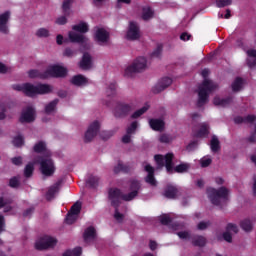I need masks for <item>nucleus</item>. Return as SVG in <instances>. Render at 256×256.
I'll list each match as a JSON object with an SVG mask.
<instances>
[{
    "label": "nucleus",
    "mask_w": 256,
    "mask_h": 256,
    "mask_svg": "<svg viewBox=\"0 0 256 256\" xmlns=\"http://www.w3.org/2000/svg\"><path fill=\"white\" fill-rule=\"evenodd\" d=\"M130 190L128 194H123L119 188H110L108 191V199L111 203L112 207H115L114 218L116 221L121 223L124 219V215L119 212V205H121V201H133L135 197L139 195V191H141V184L137 180L130 181Z\"/></svg>",
    "instance_id": "f257e3e1"
},
{
    "label": "nucleus",
    "mask_w": 256,
    "mask_h": 256,
    "mask_svg": "<svg viewBox=\"0 0 256 256\" xmlns=\"http://www.w3.org/2000/svg\"><path fill=\"white\" fill-rule=\"evenodd\" d=\"M34 151L35 153H43L46 152L45 156L40 157L36 163L40 164V171L42 175H45L46 177H51L53 173H55V164L53 163V160L51 159V152L47 151V145L45 142L40 141L37 144L34 145Z\"/></svg>",
    "instance_id": "f03ea898"
},
{
    "label": "nucleus",
    "mask_w": 256,
    "mask_h": 256,
    "mask_svg": "<svg viewBox=\"0 0 256 256\" xmlns=\"http://www.w3.org/2000/svg\"><path fill=\"white\" fill-rule=\"evenodd\" d=\"M14 91H20L26 97H37V95H47L53 91V86L49 84H14L12 85Z\"/></svg>",
    "instance_id": "7ed1b4c3"
},
{
    "label": "nucleus",
    "mask_w": 256,
    "mask_h": 256,
    "mask_svg": "<svg viewBox=\"0 0 256 256\" xmlns=\"http://www.w3.org/2000/svg\"><path fill=\"white\" fill-rule=\"evenodd\" d=\"M215 89H217V84L213 83V81L207 79L203 81L198 90V107H203L207 103L209 93L215 91Z\"/></svg>",
    "instance_id": "20e7f679"
},
{
    "label": "nucleus",
    "mask_w": 256,
    "mask_h": 256,
    "mask_svg": "<svg viewBox=\"0 0 256 256\" xmlns=\"http://www.w3.org/2000/svg\"><path fill=\"white\" fill-rule=\"evenodd\" d=\"M229 189L221 187L218 190L215 188H208L207 195L213 205H221L223 201L229 199Z\"/></svg>",
    "instance_id": "39448f33"
},
{
    "label": "nucleus",
    "mask_w": 256,
    "mask_h": 256,
    "mask_svg": "<svg viewBox=\"0 0 256 256\" xmlns=\"http://www.w3.org/2000/svg\"><path fill=\"white\" fill-rule=\"evenodd\" d=\"M147 69V59L145 57L136 58L124 71L125 77H133L135 73H141Z\"/></svg>",
    "instance_id": "423d86ee"
},
{
    "label": "nucleus",
    "mask_w": 256,
    "mask_h": 256,
    "mask_svg": "<svg viewBox=\"0 0 256 256\" xmlns=\"http://www.w3.org/2000/svg\"><path fill=\"white\" fill-rule=\"evenodd\" d=\"M57 246V240L51 236H44L38 238L34 244L37 251H47L48 249H55Z\"/></svg>",
    "instance_id": "0eeeda50"
},
{
    "label": "nucleus",
    "mask_w": 256,
    "mask_h": 256,
    "mask_svg": "<svg viewBox=\"0 0 256 256\" xmlns=\"http://www.w3.org/2000/svg\"><path fill=\"white\" fill-rule=\"evenodd\" d=\"M173 157H175L173 153H168L165 156L158 154L154 156V159L159 169L166 167L168 173H173Z\"/></svg>",
    "instance_id": "6e6552de"
},
{
    "label": "nucleus",
    "mask_w": 256,
    "mask_h": 256,
    "mask_svg": "<svg viewBox=\"0 0 256 256\" xmlns=\"http://www.w3.org/2000/svg\"><path fill=\"white\" fill-rule=\"evenodd\" d=\"M134 109L135 105L133 103L120 102L114 109V116L118 118L127 117Z\"/></svg>",
    "instance_id": "1a4fd4ad"
},
{
    "label": "nucleus",
    "mask_w": 256,
    "mask_h": 256,
    "mask_svg": "<svg viewBox=\"0 0 256 256\" xmlns=\"http://www.w3.org/2000/svg\"><path fill=\"white\" fill-rule=\"evenodd\" d=\"M100 129L101 123L99 121L95 120L94 122H92L85 133V143H91V141L94 140L95 137H97V135L99 134Z\"/></svg>",
    "instance_id": "9d476101"
},
{
    "label": "nucleus",
    "mask_w": 256,
    "mask_h": 256,
    "mask_svg": "<svg viewBox=\"0 0 256 256\" xmlns=\"http://www.w3.org/2000/svg\"><path fill=\"white\" fill-rule=\"evenodd\" d=\"M46 75H48L47 79H50V77H65L67 75V68L60 65L49 66L46 69Z\"/></svg>",
    "instance_id": "9b49d317"
},
{
    "label": "nucleus",
    "mask_w": 256,
    "mask_h": 256,
    "mask_svg": "<svg viewBox=\"0 0 256 256\" xmlns=\"http://www.w3.org/2000/svg\"><path fill=\"white\" fill-rule=\"evenodd\" d=\"M126 39L129 41H137V39H141V30L139 29V24L133 21L129 23Z\"/></svg>",
    "instance_id": "f8f14e48"
},
{
    "label": "nucleus",
    "mask_w": 256,
    "mask_h": 256,
    "mask_svg": "<svg viewBox=\"0 0 256 256\" xmlns=\"http://www.w3.org/2000/svg\"><path fill=\"white\" fill-rule=\"evenodd\" d=\"M9 19H11V11L0 14V33L3 35H9Z\"/></svg>",
    "instance_id": "ddd939ff"
},
{
    "label": "nucleus",
    "mask_w": 256,
    "mask_h": 256,
    "mask_svg": "<svg viewBox=\"0 0 256 256\" xmlns=\"http://www.w3.org/2000/svg\"><path fill=\"white\" fill-rule=\"evenodd\" d=\"M35 121V109L27 107L22 111L20 123H33Z\"/></svg>",
    "instance_id": "4468645a"
},
{
    "label": "nucleus",
    "mask_w": 256,
    "mask_h": 256,
    "mask_svg": "<svg viewBox=\"0 0 256 256\" xmlns=\"http://www.w3.org/2000/svg\"><path fill=\"white\" fill-rule=\"evenodd\" d=\"M69 39L71 43H85L87 49L91 47V45L88 43L89 39L85 37V35L71 31L69 32Z\"/></svg>",
    "instance_id": "2eb2a0df"
},
{
    "label": "nucleus",
    "mask_w": 256,
    "mask_h": 256,
    "mask_svg": "<svg viewBox=\"0 0 256 256\" xmlns=\"http://www.w3.org/2000/svg\"><path fill=\"white\" fill-rule=\"evenodd\" d=\"M79 67L84 71H89V69L93 67V57H91V54L84 53L82 60L79 63Z\"/></svg>",
    "instance_id": "dca6fc26"
},
{
    "label": "nucleus",
    "mask_w": 256,
    "mask_h": 256,
    "mask_svg": "<svg viewBox=\"0 0 256 256\" xmlns=\"http://www.w3.org/2000/svg\"><path fill=\"white\" fill-rule=\"evenodd\" d=\"M173 83V80L171 78H162L158 84L153 88V93H161V91H165L169 85Z\"/></svg>",
    "instance_id": "f3484780"
},
{
    "label": "nucleus",
    "mask_w": 256,
    "mask_h": 256,
    "mask_svg": "<svg viewBox=\"0 0 256 256\" xmlns=\"http://www.w3.org/2000/svg\"><path fill=\"white\" fill-rule=\"evenodd\" d=\"M256 223V218H246L240 222V227L246 233H251L253 231V225Z\"/></svg>",
    "instance_id": "a211bd4d"
},
{
    "label": "nucleus",
    "mask_w": 256,
    "mask_h": 256,
    "mask_svg": "<svg viewBox=\"0 0 256 256\" xmlns=\"http://www.w3.org/2000/svg\"><path fill=\"white\" fill-rule=\"evenodd\" d=\"M145 171H147L148 175L145 178L146 183L155 187L157 185V180H155V169L149 164L145 166Z\"/></svg>",
    "instance_id": "6ab92c4d"
},
{
    "label": "nucleus",
    "mask_w": 256,
    "mask_h": 256,
    "mask_svg": "<svg viewBox=\"0 0 256 256\" xmlns=\"http://www.w3.org/2000/svg\"><path fill=\"white\" fill-rule=\"evenodd\" d=\"M95 37L98 43H107V41H109V32L103 28H98Z\"/></svg>",
    "instance_id": "aec40b11"
},
{
    "label": "nucleus",
    "mask_w": 256,
    "mask_h": 256,
    "mask_svg": "<svg viewBox=\"0 0 256 256\" xmlns=\"http://www.w3.org/2000/svg\"><path fill=\"white\" fill-rule=\"evenodd\" d=\"M59 189H61V180H58L54 185H52L47 193H46V199L48 201H51L53 197H55L56 193H59Z\"/></svg>",
    "instance_id": "412c9836"
},
{
    "label": "nucleus",
    "mask_w": 256,
    "mask_h": 256,
    "mask_svg": "<svg viewBox=\"0 0 256 256\" xmlns=\"http://www.w3.org/2000/svg\"><path fill=\"white\" fill-rule=\"evenodd\" d=\"M95 237H97V232L93 226L88 227L84 232V241L89 243L90 241H94Z\"/></svg>",
    "instance_id": "4be33fe9"
},
{
    "label": "nucleus",
    "mask_w": 256,
    "mask_h": 256,
    "mask_svg": "<svg viewBox=\"0 0 256 256\" xmlns=\"http://www.w3.org/2000/svg\"><path fill=\"white\" fill-rule=\"evenodd\" d=\"M149 125H150L151 129H153L154 131H163V129L165 127V122H163V120H159V119H151L149 121Z\"/></svg>",
    "instance_id": "5701e85b"
},
{
    "label": "nucleus",
    "mask_w": 256,
    "mask_h": 256,
    "mask_svg": "<svg viewBox=\"0 0 256 256\" xmlns=\"http://www.w3.org/2000/svg\"><path fill=\"white\" fill-rule=\"evenodd\" d=\"M30 79H47V70L41 72L39 70H30L28 72Z\"/></svg>",
    "instance_id": "b1692460"
},
{
    "label": "nucleus",
    "mask_w": 256,
    "mask_h": 256,
    "mask_svg": "<svg viewBox=\"0 0 256 256\" xmlns=\"http://www.w3.org/2000/svg\"><path fill=\"white\" fill-rule=\"evenodd\" d=\"M87 83H88V80L83 75H76V76L72 77V79H71V84L76 85L77 87L87 85Z\"/></svg>",
    "instance_id": "393cba45"
},
{
    "label": "nucleus",
    "mask_w": 256,
    "mask_h": 256,
    "mask_svg": "<svg viewBox=\"0 0 256 256\" xmlns=\"http://www.w3.org/2000/svg\"><path fill=\"white\" fill-rule=\"evenodd\" d=\"M177 188L174 186L168 185L164 191V196L167 197V199H175L177 197Z\"/></svg>",
    "instance_id": "a878e982"
},
{
    "label": "nucleus",
    "mask_w": 256,
    "mask_h": 256,
    "mask_svg": "<svg viewBox=\"0 0 256 256\" xmlns=\"http://www.w3.org/2000/svg\"><path fill=\"white\" fill-rule=\"evenodd\" d=\"M153 15H155V12L151 7L145 6L142 8V19L144 21H149V19H153Z\"/></svg>",
    "instance_id": "bb28decb"
},
{
    "label": "nucleus",
    "mask_w": 256,
    "mask_h": 256,
    "mask_svg": "<svg viewBox=\"0 0 256 256\" xmlns=\"http://www.w3.org/2000/svg\"><path fill=\"white\" fill-rule=\"evenodd\" d=\"M11 200L5 197H0V209L4 207V213H9L11 211Z\"/></svg>",
    "instance_id": "cd10ccee"
},
{
    "label": "nucleus",
    "mask_w": 256,
    "mask_h": 256,
    "mask_svg": "<svg viewBox=\"0 0 256 256\" xmlns=\"http://www.w3.org/2000/svg\"><path fill=\"white\" fill-rule=\"evenodd\" d=\"M73 31H78V33H87L89 31V25L85 22H80L72 27Z\"/></svg>",
    "instance_id": "c85d7f7f"
},
{
    "label": "nucleus",
    "mask_w": 256,
    "mask_h": 256,
    "mask_svg": "<svg viewBox=\"0 0 256 256\" xmlns=\"http://www.w3.org/2000/svg\"><path fill=\"white\" fill-rule=\"evenodd\" d=\"M206 243L207 239L203 236H194L192 239V245H195V247H204Z\"/></svg>",
    "instance_id": "c756f323"
},
{
    "label": "nucleus",
    "mask_w": 256,
    "mask_h": 256,
    "mask_svg": "<svg viewBox=\"0 0 256 256\" xmlns=\"http://www.w3.org/2000/svg\"><path fill=\"white\" fill-rule=\"evenodd\" d=\"M256 120L255 115H248L246 117H236L234 119L235 123H253Z\"/></svg>",
    "instance_id": "7c9ffc66"
},
{
    "label": "nucleus",
    "mask_w": 256,
    "mask_h": 256,
    "mask_svg": "<svg viewBox=\"0 0 256 256\" xmlns=\"http://www.w3.org/2000/svg\"><path fill=\"white\" fill-rule=\"evenodd\" d=\"M205 135H209V124L208 123L200 124V128L197 132V137H205Z\"/></svg>",
    "instance_id": "2f4dec72"
},
{
    "label": "nucleus",
    "mask_w": 256,
    "mask_h": 256,
    "mask_svg": "<svg viewBox=\"0 0 256 256\" xmlns=\"http://www.w3.org/2000/svg\"><path fill=\"white\" fill-rule=\"evenodd\" d=\"M213 103L218 107H227V105L231 103V98L221 99L219 97H215Z\"/></svg>",
    "instance_id": "473e14b6"
},
{
    "label": "nucleus",
    "mask_w": 256,
    "mask_h": 256,
    "mask_svg": "<svg viewBox=\"0 0 256 256\" xmlns=\"http://www.w3.org/2000/svg\"><path fill=\"white\" fill-rule=\"evenodd\" d=\"M210 147H211V151H213V153H217V151H219V149H221V146H219V138H217V136H213L210 142Z\"/></svg>",
    "instance_id": "72a5a7b5"
},
{
    "label": "nucleus",
    "mask_w": 256,
    "mask_h": 256,
    "mask_svg": "<svg viewBox=\"0 0 256 256\" xmlns=\"http://www.w3.org/2000/svg\"><path fill=\"white\" fill-rule=\"evenodd\" d=\"M129 172V166L124 165L122 162H118V164L114 167V173H127Z\"/></svg>",
    "instance_id": "f704fd0d"
},
{
    "label": "nucleus",
    "mask_w": 256,
    "mask_h": 256,
    "mask_svg": "<svg viewBox=\"0 0 256 256\" xmlns=\"http://www.w3.org/2000/svg\"><path fill=\"white\" fill-rule=\"evenodd\" d=\"M57 103H59V100L56 99L50 102L48 105H46L45 113H47V115H51V113L55 111V108L57 107Z\"/></svg>",
    "instance_id": "c9c22d12"
},
{
    "label": "nucleus",
    "mask_w": 256,
    "mask_h": 256,
    "mask_svg": "<svg viewBox=\"0 0 256 256\" xmlns=\"http://www.w3.org/2000/svg\"><path fill=\"white\" fill-rule=\"evenodd\" d=\"M241 87H243V79L236 78L232 83V91H241Z\"/></svg>",
    "instance_id": "e433bc0d"
},
{
    "label": "nucleus",
    "mask_w": 256,
    "mask_h": 256,
    "mask_svg": "<svg viewBox=\"0 0 256 256\" xmlns=\"http://www.w3.org/2000/svg\"><path fill=\"white\" fill-rule=\"evenodd\" d=\"M100 178L98 176L90 175L87 180V184L90 185V187H97L99 185Z\"/></svg>",
    "instance_id": "4c0bfd02"
},
{
    "label": "nucleus",
    "mask_w": 256,
    "mask_h": 256,
    "mask_svg": "<svg viewBox=\"0 0 256 256\" xmlns=\"http://www.w3.org/2000/svg\"><path fill=\"white\" fill-rule=\"evenodd\" d=\"M82 249L81 247H77L74 250H67L63 256H81Z\"/></svg>",
    "instance_id": "58836bf2"
},
{
    "label": "nucleus",
    "mask_w": 256,
    "mask_h": 256,
    "mask_svg": "<svg viewBox=\"0 0 256 256\" xmlns=\"http://www.w3.org/2000/svg\"><path fill=\"white\" fill-rule=\"evenodd\" d=\"M73 1L74 0H64L62 9H63L65 15L70 14L71 4L73 3Z\"/></svg>",
    "instance_id": "ea45409f"
},
{
    "label": "nucleus",
    "mask_w": 256,
    "mask_h": 256,
    "mask_svg": "<svg viewBox=\"0 0 256 256\" xmlns=\"http://www.w3.org/2000/svg\"><path fill=\"white\" fill-rule=\"evenodd\" d=\"M33 171H35V166L33 163H29L24 169L25 177H31L33 175Z\"/></svg>",
    "instance_id": "a19ab883"
},
{
    "label": "nucleus",
    "mask_w": 256,
    "mask_h": 256,
    "mask_svg": "<svg viewBox=\"0 0 256 256\" xmlns=\"http://www.w3.org/2000/svg\"><path fill=\"white\" fill-rule=\"evenodd\" d=\"M70 213H72V215H76L77 217H79V213H81V202H76L71 207Z\"/></svg>",
    "instance_id": "79ce46f5"
},
{
    "label": "nucleus",
    "mask_w": 256,
    "mask_h": 256,
    "mask_svg": "<svg viewBox=\"0 0 256 256\" xmlns=\"http://www.w3.org/2000/svg\"><path fill=\"white\" fill-rule=\"evenodd\" d=\"M189 170V164H179L174 168V171L176 173H187Z\"/></svg>",
    "instance_id": "37998d69"
},
{
    "label": "nucleus",
    "mask_w": 256,
    "mask_h": 256,
    "mask_svg": "<svg viewBox=\"0 0 256 256\" xmlns=\"http://www.w3.org/2000/svg\"><path fill=\"white\" fill-rule=\"evenodd\" d=\"M226 230L229 231L230 234H232V235L239 233V227L236 224H233V223H229L226 226Z\"/></svg>",
    "instance_id": "c03bdc74"
},
{
    "label": "nucleus",
    "mask_w": 256,
    "mask_h": 256,
    "mask_svg": "<svg viewBox=\"0 0 256 256\" xmlns=\"http://www.w3.org/2000/svg\"><path fill=\"white\" fill-rule=\"evenodd\" d=\"M148 110H149V106H144L141 109H139L138 111L134 112L132 114V118L137 119L138 117H141V115H143V113H146Z\"/></svg>",
    "instance_id": "a18cd8bd"
},
{
    "label": "nucleus",
    "mask_w": 256,
    "mask_h": 256,
    "mask_svg": "<svg viewBox=\"0 0 256 256\" xmlns=\"http://www.w3.org/2000/svg\"><path fill=\"white\" fill-rule=\"evenodd\" d=\"M79 216L72 214L71 212L68 213L67 217H66V223L67 225H73L74 222L77 221Z\"/></svg>",
    "instance_id": "49530a36"
},
{
    "label": "nucleus",
    "mask_w": 256,
    "mask_h": 256,
    "mask_svg": "<svg viewBox=\"0 0 256 256\" xmlns=\"http://www.w3.org/2000/svg\"><path fill=\"white\" fill-rule=\"evenodd\" d=\"M160 143H171L173 141V137H171L169 134H162L159 136Z\"/></svg>",
    "instance_id": "de8ad7c7"
},
{
    "label": "nucleus",
    "mask_w": 256,
    "mask_h": 256,
    "mask_svg": "<svg viewBox=\"0 0 256 256\" xmlns=\"http://www.w3.org/2000/svg\"><path fill=\"white\" fill-rule=\"evenodd\" d=\"M211 163H213V160L209 156L203 157L200 160L201 167H209Z\"/></svg>",
    "instance_id": "09e8293b"
},
{
    "label": "nucleus",
    "mask_w": 256,
    "mask_h": 256,
    "mask_svg": "<svg viewBox=\"0 0 256 256\" xmlns=\"http://www.w3.org/2000/svg\"><path fill=\"white\" fill-rule=\"evenodd\" d=\"M233 3V0H217L216 6L221 7H228V5H231Z\"/></svg>",
    "instance_id": "8fccbe9b"
},
{
    "label": "nucleus",
    "mask_w": 256,
    "mask_h": 256,
    "mask_svg": "<svg viewBox=\"0 0 256 256\" xmlns=\"http://www.w3.org/2000/svg\"><path fill=\"white\" fill-rule=\"evenodd\" d=\"M37 37H49V30L46 28H40L36 31Z\"/></svg>",
    "instance_id": "3c124183"
},
{
    "label": "nucleus",
    "mask_w": 256,
    "mask_h": 256,
    "mask_svg": "<svg viewBox=\"0 0 256 256\" xmlns=\"http://www.w3.org/2000/svg\"><path fill=\"white\" fill-rule=\"evenodd\" d=\"M100 137L104 141H107V139H111V137H113V132H111V131H102L100 133Z\"/></svg>",
    "instance_id": "603ef678"
},
{
    "label": "nucleus",
    "mask_w": 256,
    "mask_h": 256,
    "mask_svg": "<svg viewBox=\"0 0 256 256\" xmlns=\"http://www.w3.org/2000/svg\"><path fill=\"white\" fill-rule=\"evenodd\" d=\"M177 235L180 239H185L186 241L191 239V233L187 231L178 232Z\"/></svg>",
    "instance_id": "864d4df0"
},
{
    "label": "nucleus",
    "mask_w": 256,
    "mask_h": 256,
    "mask_svg": "<svg viewBox=\"0 0 256 256\" xmlns=\"http://www.w3.org/2000/svg\"><path fill=\"white\" fill-rule=\"evenodd\" d=\"M160 222L162 225H169V223H171V217H169L167 214H164L160 216Z\"/></svg>",
    "instance_id": "5fc2aeb1"
},
{
    "label": "nucleus",
    "mask_w": 256,
    "mask_h": 256,
    "mask_svg": "<svg viewBox=\"0 0 256 256\" xmlns=\"http://www.w3.org/2000/svg\"><path fill=\"white\" fill-rule=\"evenodd\" d=\"M23 143H24V141H23V137L22 136H17L13 140V145L15 147H21L23 145Z\"/></svg>",
    "instance_id": "6e6d98bb"
},
{
    "label": "nucleus",
    "mask_w": 256,
    "mask_h": 256,
    "mask_svg": "<svg viewBox=\"0 0 256 256\" xmlns=\"http://www.w3.org/2000/svg\"><path fill=\"white\" fill-rule=\"evenodd\" d=\"M223 239L227 241V243H231L233 241V234L230 231H225L223 233Z\"/></svg>",
    "instance_id": "4d7b16f0"
},
{
    "label": "nucleus",
    "mask_w": 256,
    "mask_h": 256,
    "mask_svg": "<svg viewBox=\"0 0 256 256\" xmlns=\"http://www.w3.org/2000/svg\"><path fill=\"white\" fill-rule=\"evenodd\" d=\"M137 129V122H132L131 125L127 128L128 135H133Z\"/></svg>",
    "instance_id": "13d9d810"
},
{
    "label": "nucleus",
    "mask_w": 256,
    "mask_h": 256,
    "mask_svg": "<svg viewBox=\"0 0 256 256\" xmlns=\"http://www.w3.org/2000/svg\"><path fill=\"white\" fill-rule=\"evenodd\" d=\"M209 225H211V223H209V222H200L197 225V228L199 229V231H205V229H207V227H209Z\"/></svg>",
    "instance_id": "bf43d9fd"
},
{
    "label": "nucleus",
    "mask_w": 256,
    "mask_h": 256,
    "mask_svg": "<svg viewBox=\"0 0 256 256\" xmlns=\"http://www.w3.org/2000/svg\"><path fill=\"white\" fill-rule=\"evenodd\" d=\"M115 89H116L115 84H112L111 86L108 87V89L106 91L108 97L115 95Z\"/></svg>",
    "instance_id": "052dcab7"
},
{
    "label": "nucleus",
    "mask_w": 256,
    "mask_h": 256,
    "mask_svg": "<svg viewBox=\"0 0 256 256\" xmlns=\"http://www.w3.org/2000/svg\"><path fill=\"white\" fill-rule=\"evenodd\" d=\"M5 111H7L5 104H0V120L5 119Z\"/></svg>",
    "instance_id": "680f3d73"
},
{
    "label": "nucleus",
    "mask_w": 256,
    "mask_h": 256,
    "mask_svg": "<svg viewBox=\"0 0 256 256\" xmlns=\"http://www.w3.org/2000/svg\"><path fill=\"white\" fill-rule=\"evenodd\" d=\"M10 187H19V179L17 177L10 179Z\"/></svg>",
    "instance_id": "e2e57ef3"
},
{
    "label": "nucleus",
    "mask_w": 256,
    "mask_h": 256,
    "mask_svg": "<svg viewBox=\"0 0 256 256\" xmlns=\"http://www.w3.org/2000/svg\"><path fill=\"white\" fill-rule=\"evenodd\" d=\"M57 25H65L67 23V18L65 16H61L56 20Z\"/></svg>",
    "instance_id": "0e129e2a"
},
{
    "label": "nucleus",
    "mask_w": 256,
    "mask_h": 256,
    "mask_svg": "<svg viewBox=\"0 0 256 256\" xmlns=\"http://www.w3.org/2000/svg\"><path fill=\"white\" fill-rule=\"evenodd\" d=\"M12 163H13V165H22L23 158H21V157L12 158Z\"/></svg>",
    "instance_id": "69168bd1"
},
{
    "label": "nucleus",
    "mask_w": 256,
    "mask_h": 256,
    "mask_svg": "<svg viewBox=\"0 0 256 256\" xmlns=\"http://www.w3.org/2000/svg\"><path fill=\"white\" fill-rule=\"evenodd\" d=\"M163 51L162 47H158L153 53H152V57H161V53Z\"/></svg>",
    "instance_id": "338daca9"
},
{
    "label": "nucleus",
    "mask_w": 256,
    "mask_h": 256,
    "mask_svg": "<svg viewBox=\"0 0 256 256\" xmlns=\"http://www.w3.org/2000/svg\"><path fill=\"white\" fill-rule=\"evenodd\" d=\"M248 66L249 67H255L256 65V58H250L247 60Z\"/></svg>",
    "instance_id": "774afa93"
}]
</instances>
